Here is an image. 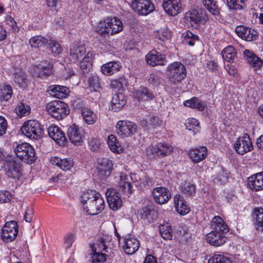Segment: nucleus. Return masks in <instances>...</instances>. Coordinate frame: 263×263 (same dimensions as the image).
I'll return each mask as SVG.
<instances>
[{
    "label": "nucleus",
    "instance_id": "b1692460",
    "mask_svg": "<svg viewBox=\"0 0 263 263\" xmlns=\"http://www.w3.org/2000/svg\"><path fill=\"white\" fill-rule=\"evenodd\" d=\"M151 150L152 153L160 158L169 155L173 152V147L166 143H158L152 146Z\"/></svg>",
    "mask_w": 263,
    "mask_h": 263
},
{
    "label": "nucleus",
    "instance_id": "338daca9",
    "mask_svg": "<svg viewBox=\"0 0 263 263\" xmlns=\"http://www.w3.org/2000/svg\"><path fill=\"white\" fill-rule=\"evenodd\" d=\"M74 241V235L68 233L64 237V244L66 249L70 248Z\"/></svg>",
    "mask_w": 263,
    "mask_h": 263
},
{
    "label": "nucleus",
    "instance_id": "0eeeda50",
    "mask_svg": "<svg viewBox=\"0 0 263 263\" xmlns=\"http://www.w3.org/2000/svg\"><path fill=\"white\" fill-rule=\"evenodd\" d=\"M2 169L9 178L18 179L21 176V164L13 158L7 159L2 166Z\"/></svg>",
    "mask_w": 263,
    "mask_h": 263
},
{
    "label": "nucleus",
    "instance_id": "a18cd8bd",
    "mask_svg": "<svg viewBox=\"0 0 263 263\" xmlns=\"http://www.w3.org/2000/svg\"><path fill=\"white\" fill-rule=\"evenodd\" d=\"M223 59L229 62L233 63L236 57V52L234 47L228 46L224 48L222 51Z\"/></svg>",
    "mask_w": 263,
    "mask_h": 263
},
{
    "label": "nucleus",
    "instance_id": "0e129e2a",
    "mask_svg": "<svg viewBox=\"0 0 263 263\" xmlns=\"http://www.w3.org/2000/svg\"><path fill=\"white\" fill-rule=\"evenodd\" d=\"M91 253V259L92 263H100L106 260L105 254L98 252H92Z\"/></svg>",
    "mask_w": 263,
    "mask_h": 263
},
{
    "label": "nucleus",
    "instance_id": "7c9ffc66",
    "mask_svg": "<svg viewBox=\"0 0 263 263\" xmlns=\"http://www.w3.org/2000/svg\"><path fill=\"white\" fill-rule=\"evenodd\" d=\"M174 205L177 212L181 215H185L190 212V208L183 197L177 194L174 198Z\"/></svg>",
    "mask_w": 263,
    "mask_h": 263
},
{
    "label": "nucleus",
    "instance_id": "3c124183",
    "mask_svg": "<svg viewBox=\"0 0 263 263\" xmlns=\"http://www.w3.org/2000/svg\"><path fill=\"white\" fill-rule=\"evenodd\" d=\"M15 111L17 116L21 118L28 116L30 114L31 108L27 104L20 102L16 107Z\"/></svg>",
    "mask_w": 263,
    "mask_h": 263
},
{
    "label": "nucleus",
    "instance_id": "1a4fd4ad",
    "mask_svg": "<svg viewBox=\"0 0 263 263\" xmlns=\"http://www.w3.org/2000/svg\"><path fill=\"white\" fill-rule=\"evenodd\" d=\"M52 64L45 60L39 65H34L30 69V72L33 77L45 79L52 73Z\"/></svg>",
    "mask_w": 263,
    "mask_h": 263
},
{
    "label": "nucleus",
    "instance_id": "37998d69",
    "mask_svg": "<svg viewBox=\"0 0 263 263\" xmlns=\"http://www.w3.org/2000/svg\"><path fill=\"white\" fill-rule=\"evenodd\" d=\"M183 104L186 107L197 109L199 111H203L205 106V104L197 97H193L190 100L185 101Z\"/></svg>",
    "mask_w": 263,
    "mask_h": 263
},
{
    "label": "nucleus",
    "instance_id": "f3484780",
    "mask_svg": "<svg viewBox=\"0 0 263 263\" xmlns=\"http://www.w3.org/2000/svg\"><path fill=\"white\" fill-rule=\"evenodd\" d=\"M226 233L220 231H211L206 236V241L212 246L215 247L221 246L227 240V238L226 236Z\"/></svg>",
    "mask_w": 263,
    "mask_h": 263
},
{
    "label": "nucleus",
    "instance_id": "2eb2a0df",
    "mask_svg": "<svg viewBox=\"0 0 263 263\" xmlns=\"http://www.w3.org/2000/svg\"><path fill=\"white\" fill-rule=\"evenodd\" d=\"M105 194L109 208L114 211L118 210L122 204L120 194L111 188L107 189Z\"/></svg>",
    "mask_w": 263,
    "mask_h": 263
},
{
    "label": "nucleus",
    "instance_id": "aec40b11",
    "mask_svg": "<svg viewBox=\"0 0 263 263\" xmlns=\"http://www.w3.org/2000/svg\"><path fill=\"white\" fill-rule=\"evenodd\" d=\"M235 32L239 37L246 41H253L257 36V32L256 30L245 26H237Z\"/></svg>",
    "mask_w": 263,
    "mask_h": 263
},
{
    "label": "nucleus",
    "instance_id": "4468645a",
    "mask_svg": "<svg viewBox=\"0 0 263 263\" xmlns=\"http://www.w3.org/2000/svg\"><path fill=\"white\" fill-rule=\"evenodd\" d=\"M11 73L12 77L15 83L22 88H25L27 87L29 81L27 75L22 68L13 67Z\"/></svg>",
    "mask_w": 263,
    "mask_h": 263
},
{
    "label": "nucleus",
    "instance_id": "5fc2aeb1",
    "mask_svg": "<svg viewBox=\"0 0 263 263\" xmlns=\"http://www.w3.org/2000/svg\"><path fill=\"white\" fill-rule=\"evenodd\" d=\"M181 192L187 196H192L195 193V186L191 182L184 181L181 186Z\"/></svg>",
    "mask_w": 263,
    "mask_h": 263
},
{
    "label": "nucleus",
    "instance_id": "f257e3e1",
    "mask_svg": "<svg viewBox=\"0 0 263 263\" xmlns=\"http://www.w3.org/2000/svg\"><path fill=\"white\" fill-rule=\"evenodd\" d=\"M81 202L84 210L91 215L99 214L105 207L104 199L95 190L83 192L81 195Z\"/></svg>",
    "mask_w": 263,
    "mask_h": 263
},
{
    "label": "nucleus",
    "instance_id": "6e6d98bb",
    "mask_svg": "<svg viewBox=\"0 0 263 263\" xmlns=\"http://www.w3.org/2000/svg\"><path fill=\"white\" fill-rule=\"evenodd\" d=\"M183 42L190 45L194 46L195 42L198 40V36L194 34L192 32L187 31L182 34Z\"/></svg>",
    "mask_w": 263,
    "mask_h": 263
},
{
    "label": "nucleus",
    "instance_id": "603ef678",
    "mask_svg": "<svg viewBox=\"0 0 263 263\" xmlns=\"http://www.w3.org/2000/svg\"><path fill=\"white\" fill-rule=\"evenodd\" d=\"M252 216L256 219L257 229L263 231V208H255Z\"/></svg>",
    "mask_w": 263,
    "mask_h": 263
},
{
    "label": "nucleus",
    "instance_id": "a878e982",
    "mask_svg": "<svg viewBox=\"0 0 263 263\" xmlns=\"http://www.w3.org/2000/svg\"><path fill=\"white\" fill-rule=\"evenodd\" d=\"M112 169V161L107 158L102 159L98 163V174L102 178L109 176L111 174Z\"/></svg>",
    "mask_w": 263,
    "mask_h": 263
},
{
    "label": "nucleus",
    "instance_id": "69168bd1",
    "mask_svg": "<svg viewBox=\"0 0 263 263\" xmlns=\"http://www.w3.org/2000/svg\"><path fill=\"white\" fill-rule=\"evenodd\" d=\"M8 127V123L6 118L0 116V137L5 135L6 133Z\"/></svg>",
    "mask_w": 263,
    "mask_h": 263
},
{
    "label": "nucleus",
    "instance_id": "c9c22d12",
    "mask_svg": "<svg viewBox=\"0 0 263 263\" xmlns=\"http://www.w3.org/2000/svg\"><path fill=\"white\" fill-rule=\"evenodd\" d=\"M53 165L58 166L63 171H68L73 166V161L70 158L61 159L59 157H53L51 159Z\"/></svg>",
    "mask_w": 263,
    "mask_h": 263
},
{
    "label": "nucleus",
    "instance_id": "4c0bfd02",
    "mask_svg": "<svg viewBox=\"0 0 263 263\" xmlns=\"http://www.w3.org/2000/svg\"><path fill=\"white\" fill-rule=\"evenodd\" d=\"M119 186L124 194H130L132 192L133 186L131 184L129 177L125 174L121 173L120 174Z\"/></svg>",
    "mask_w": 263,
    "mask_h": 263
},
{
    "label": "nucleus",
    "instance_id": "c03bdc74",
    "mask_svg": "<svg viewBox=\"0 0 263 263\" xmlns=\"http://www.w3.org/2000/svg\"><path fill=\"white\" fill-rule=\"evenodd\" d=\"M204 7L214 16L220 15V8L214 0H202Z\"/></svg>",
    "mask_w": 263,
    "mask_h": 263
},
{
    "label": "nucleus",
    "instance_id": "8fccbe9b",
    "mask_svg": "<svg viewBox=\"0 0 263 263\" xmlns=\"http://www.w3.org/2000/svg\"><path fill=\"white\" fill-rule=\"evenodd\" d=\"M87 82L93 91L100 92L102 89L101 80L97 74H91L88 78Z\"/></svg>",
    "mask_w": 263,
    "mask_h": 263
},
{
    "label": "nucleus",
    "instance_id": "9b49d317",
    "mask_svg": "<svg viewBox=\"0 0 263 263\" xmlns=\"http://www.w3.org/2000/svg\"><path fill=\"white\" fill-rule=\"evenodd\" d=\"M17 224L14 220L5 223L2 230L1 237L3 240L9 241L14 240L17 235Z\"/></svg>",
    "mask_w": 263,
    "mask_h": 263
},
{
    "label": "nucleus",
    "instance_id": "680f3d73",
    "mask_svg": "<svg viewBox=\"0 0 263 263\" xmlns=\"http://www.w3.org/2000/svg\"><path fill=\"white\" fill-rule=\"evenodd\" d=\"M48 45L52 53L54 55H58L62 52L60 45L56 41L50 40Z\"/></svg>",
    "mask_w": 263,
    "mask_h": 263
},
{
    "label": "nucleus",
    "instance_id": "a211bd4d",
    "mask_svg": "<svg viewBox=\"0 0 263 263\" xmlns=\"http://www.w3.org/2000/svg\"><path fill=\"white\" fill-rule=\"evenodd\" d=\"M146 61L152 66L156 65H165L167 63L164 54H161L155 50L149 51L146 56Z\"/></svg>",
    "mask_w": 263,
    "mask_h": 263
},
{
    "label": "nucleus",
    "instance_id": "de8ad7c7",
    "mask_svg": "<svg viewBox=\"0 0 263 263\" xmlns=\"http://www.w3.org/2000/svg\"><path fill=\"white\" fill-rule=\"evenodd\" d=\"M49 41L42 35H36L29 40V43L31 47L40 48L47 45Z\"/></svg>",
    "mask_w": 263,
    "mask_h": 263
},
{
    "label": "nucleus",
    "instance_id": "58836bf2",
    "mask_svg": "<svg viewBox=\"0 0 263 263\" xmlns=\"http://www.w3.org/2000/svg\"><path fill=\"white\" fill-rule=\"evenodd\" d=\"M107 143L112 152L120 154L123 152V149L115 135L112 134L109 135L107 138Z\"/></svg>",
    "mask_w": 263,
    "mask_h": 263
},
{
    "label": "nucleus",
    "instance_id": "cd10ccee",
    "mask_svg": "<svg viewBox=\"0 0 263 263\" xmlns=\"http://www.w3.org/2000/svg\"><path fill=\"white\" fill-rule=\"evenodd\" d=\"M208 155L207 148L205 146L195 148L189 152V156L191 160L195 163H199L204 160Z\"/></svg>",
    "mask_w": 263,
    "mask_h": 263
},
{
    "label": "nucleus",
    "instance_id": "a19ab883",
    "mask_svg": "<svg viewBox=\"0 0 263 263\" xmlns=\"http://www.w3.org/2000/svg\"><path fill=\"white\" fill-rule=\"evenodd\" d=\"M244 55L248 58L249 62L255 70L260 68L263 63V61L260 58L257 57L249 50H245Z\"/></svg>",
    "mask_w": 263,
    "mask_h": 263
},
{
    "label": "nucleus",
    "instance_id": "dca6fc26",
    "mask_svg": "<svg viewBox=\"0 0 263 263\" xmlns=\"http://www.w3.org/2000/svg\"><path fill=\"white\" fill-rule=\"evenodd\" d=\"M162 7L168 15L175 16L182 11V4L180 0H163Z\"/></svg>",
    "mask_w": 263,
    "mask_h": 263
},
{
    "label": "nucleus",
    "instance_id": "39448f33",
    "mask_svg": "<svg viewBox=\"0 0 263 263\" xmlns=\"http://www.w3.org/2000/svg\"><path fill=\"white\" fill-rule=\"evenodd\" d=\"M21 130L26 137L32 139L40 138L44 134L43 127L39 121L35 120L26 121Z\"/></svg>",
    "mask_w": 263,
    "mask_h": 263
},
{
    "label": "nucleus",
    "instance_id": "e433bc0d",
    "mask_svg": "<svg viewBox=\"0 0 263 263\" xmlns=\"http://www.w3.org/2000/svg\"><path fill=\"white\" fill-rule=\"evenodd\" d=\"M121 67L119 62H109L102 66L101 71L106 76H111L119 71Z\"/></svg>",
    "mask_w": 263,
    "mask_h": 263
},
{
    "label": "nucleus",
    "instance_id": "423d86ee",
    "mask_svg": "<svg viewBox=\"0 0 263 263\" xmlns=\"http://www.w3.org/2000/svg\"><path fill=\"white\" fill-rule=\"evenodd\" d=\"M170 81L174 84L180 83L186 76L185 66L181 63L175 62L167 68Z\"/></svg>",
    "mask_w": 263,
    "mask_h": 263
},
{
    "label": "nucleus",
    "instance_id": "13d9d810",
    "mask_svg": "<svg viewBox=\"0 0 263 263\" xmlns=\"http://www.w3.org/2000/svg\"><path fill=\"white\" fill-rule=\"evenodd\" d=\"M160 234L165 240H171L172 238V231L168 225H161L159 227Z\"/></svg>",
    "mask_w": 263,
    "mask_h": 263
},
{
    "label": "nucleus",
    "instance_id": "bf43d9fd",
    "mask_svg": "<svg viewBox=\"0 0 263 263\" xmlns=\"http://www.w3.org/2000/svg\"><path fill=\"white\" fill-rule=\"evenodd\" d=\"M157 37L160 41L164 42L171 37V32L167 28H160L157 33Z\"/></svg>",
    "mask_w": 263,
    "mask_h": 263
},
{
    "label": "nucleus",
    "instance_id": "6e6552de",
    "mask_svg": "<svg viewBox=\"0 0 263 263\" xmlns=\"http://www.w3.org/2000/svg\"><path fill=\"white\" fill-rule=\"evenodd\" d=\"M116 132L121 138L130 137L137 132V125L127 120H120L116 126Z\"/></svg>",
    "mask_w": 263,
    "mask_h": 263
},
{
    "label": "nucleus",
    "instance_id": "ea45409f",
    "mask_svg": "<svg viewBox=\"0 0 263 263\" xmlns=\"http://www.w3.org/2000/svg\"><path fill=\"white\" fill-rule=\"evenodd\" d=\"M13 95V90L11 86L7 83L0 85V100L1 101H10Z\"/></svg>",
    "mask_w": 263,
    "mask_h": 263
},
{
    "label": "nucleus",
    "instance_id": "6ab92c4d",
    "mask_svg": "<svg viewBox=\"0 0 263 263\" xmlns=\"http://www.w3.org/2000/svg\"><path fill=\"white\" fill-rule=\"evenodd\" d=\"M185 18L187 23L190 24L193 27L198 29L200 27V23L204 21L205 17L202 16V13L195 9H192L185 13Z\"/></svg>",
    "mask_w": 263,
    "mask_h": 263
},
{
    "label": "nucleus",
    "instance_id": "9d476101",
    "mask_svg": "<svg viewBox=\"0 0 263 263\" xmlns=\"http://www.w3.org/2000/svg\"><path fill=\"white\" fill-rule=\"evenodd\" d=\"M130 6L134 11L141 15H146L155 10L154 5L150 0H133Z\"/></svg>",
    "mask_w": 263,
    "mask_h": 263
},
{
    "label": "nucleus",
    "instance_id": "79ce46f5",
    "mask_svg": "<svg viewBox=\"0 0 263 263\" xmlns=\"http://www.w3.org/2000/svg\"><path fill=\"white\" fill-rule=\"evenodd\" d=\"M141 219L144 221L151 222L153 221L155 215V212L150 207L144 206L138 211Z\"/></svg>",
    "mask_w": 263,
    "mask_h": 263
},
{
    "label": "nucleus",
    "instance_id": "bb28decb",
    "mask_svg": "<svg viewBox=\"0 0 263 263\" xmlns=\"http://www.w3.org/2000/svg\"><path fill=\"white\" fill-rule=\"evenodd\" d=\"M85 54V48L80 43H74L70 48V57L74 62L81 60Z\"/></svg>",
    "mask_w": 263,
    "mask_h": 263
},
{
    "label": "nucleus",
    "instance_id": "4be33fe9",
    "mask_svg": "<svg viewBox=\"0 0 263 263\" xmlns=\"http://www.w3.org/2000/svg\"><path fill=\"white\" fill-rule=\"evenodd\" d=\"M48 135L58 144L63 146L66 144L67 139L64 133L57 126L52 125L48 129Z\"/></svg>",
    "mask_w": 263,
    "mask_h": 263
},
{
    "label": "nucleus",
    "instance_id": "09e8293b",
    "mask_svg": "<svg viewBox=\"0 0 263 263\" xmlns=\"http://www.w3.org/2000/svg\"><path fill=\"white\" fill-rule=\"evenodd\" d=\"M161 122L162 121L158 117L154 115H149L146 117L145 119L142 121L141 123L143 126H145L148 128H155L159 125Z\"/></svg>",
    "mask_w": 263,
    "mask_h": 263
},
{
    "label": "nucleus",
    "instance_id": "5701e85b",
    "mask_svg": "<svg viewBox=\"0 0 263 263\" xmlns=\"http://www.w3.org/2000/svg\"><path fill=\"white\" fill-rule=\"evenodd\" d=\"M140 247V242L135 237L130 236L124 238L123 249L124 252L128 255H132L135 253Z\"/></svg>",
    "mask_w": 263,
    "mask_h": 263
},
{
    "label": "nucleus",
    "instance_id": "4d7b16f0",
    "mask_svg": "<svg viewBox=\"0 0 263 263\" xmlns=\"http://www.w3.org/2000/svg\"><path fill=\"white\" fill-rule=\"evenodd\" d=\"M88 147L93 152H98L100 149L101 143L97 137H91L88 139Z\"/></svg>",
    "mask_w": 263,
    "mask_h": 263
},
{
    "label": "nucleus",
    "instance_id": "f03ea898",
    "mask_svg": "<svg viewBox=\"0 0 263 263\" xmlns=\"http://www.w3.org/2000/svg\"><path fill=\"white\" fill-rule=\"evenodd\" d=\"M123 30L122 23L116 17L107 18L100 21L97 26V31L102 35H113Z\"/></svg>",
    "mask_w": 263,
    "mask_h": 263
},
{
    "label": "nucleus",
    "instance_id": "f8f14e48",
    "mask_svg": "<svg viewBox=\"0 0 263 263\" xmlns=\"http://www.w3.org/2000/svg\"><path fill=\"white\" fill-rule=\"evenodd\" d=\"M234 148L237 153L241 155L252 151L253 145L248 135L239 137L234 144Z\"/></svg>",
    "mask_w": 263,
    "mask_h": 263
},
{
    "label": "nucleus",
    "instance_id": "052dcab7",
    "mask_svg": "<svg viewBox=\"0 0 263 263\" xmlns=\"http://www.w3.org/2000/svg\"><path fill=\"white\" fill-rule=\"evenodd\" d=\"M244 3V0H227L229 8L234 10L242 9Z\"/></svg>",
    "mask_w": 263,
    "mask_h": 263
},
{
    "label": "nucleus",
    "instance_id": "7ed1b4c3",
    "mask_svg": "<svg viewBox=\"0 0 263 263\" xmlns=\"http://www.w3.org/2000/svg\"><path fill=\"white\" fill-rule=\"evenodd\" d=\"M14 152L17 158L28 164L34 163L37 159L35 149L26 142L17 144L14 147Z\"/></svg>",
    "mask_w": 263,
    "mask_h": 263
},
{
    "label": "nucleus",
    "instance_id": "864d4df0",
    "mask_svg": "<svg viewBox=\"0 0 263 263\" xmlns=\"http://www.w3.org/2000/svg\"><path fill=\"white\" fill-rule=\"evenodd\" d=\"M208 263H232L230 259L223 254H214L208 260Z\"/></svg>",
    "mask_w": 263,
    "mask_h": 263
},
{
    "label": "nucleus",
    "instance_id": "473e14b6",
    "mask_svg": "<svg viewBox=\"0 0 263 263\" xmlns=\"http://www.w3.org/2000/svg\"><path fill=\"white\" fill-rule=\"evenodd\" d=\"M76 106L80 110L82 118L87 124H92L96 121L97 116L91 109L83 106L78 107L77 104Z\"/></svg>",
    "mask_w": 263,
    "mask_h": 263
},
{
    "label": "nucleus",
    "instance_id": "20e7f679",
    "mask_svg": "<svg viewBox=\"0 0 263 263\" xmlns=\"http://www.w3.org/2000/svg\"><path fill=\"white\" fill-rule=\"evenodd\" d=\"M46 109L48 113L54 118L60 120L69 114L68 105L62 101H53L47 104Z\"/></svg>",
    "mask_w": 263,
    "mask_h": 263
},
{
    "label": "nucleus",
    "instance_id": "72a5a7b5",
    "mask_svg": "<svg viewBox=\"0 0 263 263\" xmlns=\"http://www.w3.org/2000/svg\"><path fill=\"white\" fill-rule=\"evenodd\" d=\"M212 231L228 233L229 231L228 225L219 216H215L211 222Z\"/></svg>",
    "mask_w": 263,
    "mask_h": 263
},
{
    "label": "nucleus",
    "instance_id": "e2e57ef3",
    "mask_svg": "<svg viewBox=\"0 0 263 263\" xmlns=\"http://www.w3.org/2000/svg\"><path fill=\"white\" fill-rule=\"evenodd\" d=\"M185 125L186 128L189 130H192L194 133L199 131V122L195 118L189 119V121Z\"/></svg>",
    "mask_w": 263,
    "mask_h": 263
},
{
    "label": "nucleus",
    "instance_id": "f704fd0d",
    "mask_svg": "<svg viewBox=\"0 0 263 263\" xmlns=\"http://www.w3.org/2000/svg\"><path fill=\"white\" fill-rule=\"evenodd\" d=\"M134 96L139 101H148L153 100L155 96L147 88L140 87L134 92Z\"/></svg>",
    "mask_w": 263,
    "mask_h": 263
},
{
    "label": "nucleus",
    "instance_id": "774afa93",
    "mask_svg": "<svg viewBox=\"0 0 263 263\" xmlns=\"http://www.w3.org/2000/svg\"><path fill=\"white\" fill-rule=\"evenodd\" d=\"M11 200L10 193L6 191H0V203L8 202Z\"/></svg>",
    "mask_w": 263,
    "mask_h": 263
},
{
    "label": "nucleus",
    "instance_id": "c85d7f7f",
    "mask_svg": "<svg viewBox=\"0 0 263 263\" xmlns=\"http://www.w3.org/2000/svg\"><path fill=\"white\" fill-rule=\"evenodd\" d=\"M126 103V101L123 93H115L112 96L109 108L114 111L117 112L121 110Z\"/></svg>",
    "mask_w": 263,
    "mask_h": 263
},
{
    "label": "nucleus",
    "instance_id": "49530a36",
    "mask_svg": "<svg viewBox=\"0 0 263 263\" xmlns=\"http://www.w3.org/2000/svg\"><path fill=\"white\" fill-rule=\"evenodd\" d=\"M92 53L88 52L80 62V69L83 73H87L91 68Z\"/></svg>",
    "mask_w": 263,
    "mask_h": 263
},
{
    "label": "nucleus",
    "instance_id": "393cba45",
    "mask_svg": "<svg viewBox=\"0 0 263 263\" xmlns=\"http://www.w3.org/2000/svg\"><path fill=\"white\" fill-rule=\"evenodd\" d=\"M250 189L255 191L263 190V172L256 173L248 178Z\"/></svg>",
    "mask_w": 263,
    "mask_h": 263
},
{
    "label": "nucleus",
    "instance_id": "ddd939ff",
    "mask_svg": "<svg viewBox=\"0 0 263 263\" xmlns=\"http://www.w3.org/2000/svg\"><path fill=\"white\" fill-rule=\"evenodd\" d=\"M67 137L70 141L76 145H81L84 137V130L78 125L73 124L68 127Z\"/></svg>",
    "mask_w": 263,
    "mask_h": 263
},
{
    "label": "nucleus",
    "instance_id": "412c9836",
    "mask_svg": "<svg viewBox=\"0 0 263 263\" xmlns=\"http://www.w3.org/2000/svg\"><path fill=\"white\" fill-rule=\"evenodd\" d=\"M152 194L155 202L160 204L166 203L171 197V194L168 190L163 187L154 188Z\"/></svg>",
    "mask_w": 263,
    "mask_h": 263
},
{
    "label": "nucleus",
    "instance_id": "c756f323",
    "mask_svg": "<svg viewBox=\"0 0 263 263\" xmlns=\"http://www.w3.org/2000/svg\"><path fill=\"white\" fill-rule=\"evenodd\" d=\"M111 238L108 235H104L98 239L96 242L91 246V252L102 253V251L107 252V249Z\"/></svg>",
    "mask_w": 263,
    "mask_h": 263
},
{
    "label": "nucleus",
    "instance_id": "2f4dec72",
    "mask_svg": "<svg viewBox=\"0 0 263 263\" xmlns=\"http://www.w3.org/2000/svg\"><path fill=\"white\" fill-rule=\"evenodd\" d=\"M49 91L51 96L60 99L66 98L70 92L68 87L56 85L50 86Z\"/></svg>",
    "mask_w": 263,
    "mask_h": 263
}]
</instances>
